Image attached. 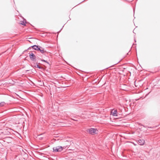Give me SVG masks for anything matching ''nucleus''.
<instances>
[{
  "mask_svg": "<svg viewBox=\"0 0 160 160\" xmlns=\"http://www.w3.org/2000/svg\"><path fill=\"white\" fill-rule=\"evenodd\" d=\"M53 152H60L62 150V148L61 146H58L53 148Z\"/></svg>",
  "mask_w": 160,
  "mask_h": 160,
  "instance_id": "f257e3e1",
  "label": "nucleus"
},
{
  "mask_svg": "<svg viewBox=\"0 0 160 160\" xmlns=\"http://www.w3.org/2000/svg\"><path fill=\"white\" fill-rule=\"evenodd\" d=\"M29 56L30 59L33 61H35L36 60V56L32 52L30 53Z\"/></svg>",
  "mask_w": 160,
  "mask_h": 160,
  "instance_id": "f03ea898",
  "label": "nucleus"
},
{
  "mask_svg": "<svg viewBox=\"0 0 160 160\" xmlns=\"http://www.w3.org/2000/svg\"><path fill=\"white\" fill-rule=\"evenodd\" d=\"M97 129L94 128H91L88 130V131L89 133L92 134H93L96 133Z\"/></svg>",
  "mask_w": 160,
  "mask_h": 160,
  "instance_id": "7ed1b4c3",
  "label": "nucleus"
},
{
  "mask_svg": "<svg viewBox=\"0 0 160 160\" xmlns=\"http://www.w3.org/2000/svg\"><path fill=\"white\" fill-rule=\"evenodd\" d=\"M38 51H40L41 53L43 54H44L46 52V51L44 50V49L41 46H40L39 47V49Z\"/></svg>",
  "mask_w": 160,
  "mask_h": 160,
  "instance_id": "20e7f679",
  "label": "nucleus"
},
{
  "mask_svg": "<svg viewBox=\"0 0 160 160\" xmlns=\"http://www.w3.org/2000/svg\"><path fill=\"white\" fill-rule=\"evenodd\" d=\"M40 46H38V45H34L32 46L31 47H30L29 48H28V49H30V48L32 47V48L34 50H36L37 51H38V49H39V48L40 47Z\"/></svg>",
  "mask_w": 160,
  "mask_h": 160,
  "instance_id": "39448f33",
  "label": "nucleus"
},
{
  "mask_svg": "<svg viewBox=\"0 0 160 160\" xmlns=\"http://www.w3.org/2000/svg\"><path fill=\"white\" fill-rule=\"evenodd\" d=\"M145 143V141L143 139H141L138 140V143L141 145H143Z\"/></svg>",
  "mask_w": 160,
  "mask_h": 160,
  "instance_id": "423d86ee",
  "label": "nucleus"
},
{
  "mask_svg": "<svg viewBox=\"0 0 160 160\" xmlns=\"http://www.w3.org/2000/svg\"><path fill=\"white\" fill-rule=\"evenodd\" d=\"M111 113L112 115L113 116H117V111L116 110H114L113 112V110H112L111 112Z\"/></svg>",
  "mask_w": 160,
  "mask_h": 160,
  "instance_id": "0eeeda50",
  "label": "nucleus"
},
{
  "mask_svg": "<svg viewBox=\"0 0 160 160\" xmlns=\"http://www.w3.org/2000/svg\"><path fill=\"white\" fill-rule=\"evenodd\" d=\"M35 67L36 68H37L39 69H42V68L39 65H38V64H37L35 66Z\"/></svg>",
  "mask_w": 160,
  "mask_h": 160,
  "instance_id": "6e6552de",
  "label": "nucleus"
},
{
  "mask_svg": "<svg viewBox=\"0 0 160 160\" xmlns=\"http://www.w3.org/2000/svg\"><path fill=\"white\" fill-rule=\"evenodd\" d=\"M5 103L4 102H2L0 103V106H2L4 105Z\"/></svg>",
  "mask_w": 160,
  "mask_h": 160,
  "instance_id": "1a4fd4ad",
  "label": "nucleus"
},
{
  "mask_svg": "<svg viewBox=\"0 0 160 160\" xmlns=\"http://www.w3.org/2000/svg\"><path fill=\"white\" fill-rule=\"evenodd\" d=\"M41 61H43V62H46L49 64V63L47 61H46V60H45L41 59Z\"/></svg>",
  "mask_w": 160,
  "mask_h": 160,
  "instance_id": "9d476101",
  "label": "nucleus"
},
{
  "mask_svg": "<svg viewBox=\"0 0 160 160\" xmlns=\"http://www.w3.org/2000/svg\"><path fill=\"white\" fill-rule=\"evenodd\" d=\"M21 24L23 25H25V23H24V22H23V23H22Z\"/></svg>",
  "mask_w": 160,
  "mask_h": 160,
  "instance_id": "9b49d317",
  "label": "nucleus"
},
{
  "mask_svg": "<svg viewBox=\"0 0 160 160\" xmlns=\"http://www.w3.org/2000/svg\"><path fill=\"white\" fill-rule=\"evenodd\" d=\"M134 14V9H133Z\"/></svg>",
  "mask_w": 160,
  "mask_h": 160,
  "instance_id": "f8f14e48",
  "label": "nucleus"
}]
</instances>
